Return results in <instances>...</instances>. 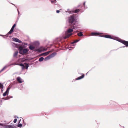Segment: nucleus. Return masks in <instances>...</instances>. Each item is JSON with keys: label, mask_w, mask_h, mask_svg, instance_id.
<instances>
[{"label": "nucleus", "mask_w": 128, "mask_h": 128, "mask_svg": "<svg viewBox=\"0 0 128 128\" xmlns=\"http://www.w3.org/2000/svg\"><path fill=\"white\" fill-rule=\"evenodd\" d=\"M2 99H4V100H7V98H6H6H3Z\"/></svg>", "instance_id": "nucleus-35"}, {"label": "nucleus", "mask_w": 128, "mask_h": 128, "mask_svg": "<svg viewBox=\"0 0 128 128\" xmlns=\"http://www.w3.org/2000/svg\"><path fill=\"white\" fill-rule=\"evenodd\" d=\"M8 91H9V88H8Z\"/></svg>", "instance_id": "nucleus-40"}, {"label": "nucleus", "mask_w": 128, "mask_h": 128, "mask_svg": "<svg viewBox=\"0 0 128 128\" xmlns=\"http://www.w3.org/2000/svg\"><path fill=\"white\" fill-rule=\"evenodd\" d=\"M7 68V66H5L0 71V73L2 72L4 70Z\"/></svg>", "instance_id": "nucleus-14"}, {"label": "nucleus", "mask_w": 128, "mask_h": 128, "mask_svg": "<svg viewBox=\"0 0 128 128\" xmlns=\"http://www.w3.org/2000/svg\"><path fill=\"white\" fill-rule=\"evenodd\" d=\"M80 11L82 12L83 11L85 10V8H82V9H80Z\"/></svg>", "instance_id": "nucleus-28"}, {"label": "nucleus", "mask_w": 128, "mask_h": 128, "mask_svg": "<svg viewBox=\"0 0 128 128\" xmlns=\"http://www.w3.org/2000/svg\"><path fill=\"white\" fill-rule=\"evenodd\" d=\"M80 40H74L73 42L72 43V44H73L74 43H75L78 42Z\"/></svg>", "instance_id": "nucleus-20"}, {"label": "nucleus", "mask_w": 128, "mask_h": 128, "mask_svg": "<svg viewBox=\"0 0 128 128\" xmlns=\"http://www.w3.org/2000/svg\"><path fill=\"white\" fill-rule=\"evenodd\" d=\"M16 26V24H14L13 26H12L11 29L10 31L8 32V34H11L13 31L14 28Z\"/></svg>", "instance_id": "nucleus-5"}, {"label": "nucleus", "mask_w": 128, "mask_h": 128, "mask_svg": "<svg viewBox=\"0 0 128 128\" xmlns=\"http://www.w3.org/2000/svg\"><path fill=\"white\" fill-rule=\"evenodd\" d=\"M117 40L118 41V42H120L125 45L126 46H128V42L123 40L120 39H118Z\"/></svg>", "instance_id": "nucleus-4"}, {"label": "nucleus", "mask_w": 128, "mask_h": 128, "mask_svg": "<svg viewBox=\"0 0 128 128\" xmlns=\"http://www.w3.org/2000/svg\"><path fill=\"white\" fill-rule=\"evenodd\" d=\"M72 29H74L75 30H77L78 29V28L77 27L74 26H73L72 27Z\"/></svg>", "instance_id": "nucleus-23"}, {"label": "nucleus", "mask_w": 128, "mask_h": 128, "mask_svg": "<svg viewBox=\"0 0 128 128\" xmlns=\"http://www.w3.org/2000/svg\"><path fill=\"white\" fill-rule=\"evenodd\" d=\"M8 91V88H7L6 91L4 92L3 94V96H5L7 94V92Z\"/></svg>", "instance_id": "nucleus-16"}, {"label": "nucleus", "mask_w": 128, "mask_h": 128, "mask_svg": "<svg viewBox=\"0 0 128 128\" xmlns=\"http://www.w3.org/2000/svg\"><path fill=\"white\" fill-rule=\"evenodd\" d=\"M16 128V125L15 124L8 125V128Z\"/></svg>", "instance_id": "nucleus-8"}, {"label": "nucleus", "mask_w": 128, "mask_h": 128, "mask_svg": "<svg viewBox=\"0 0 128 128\" xmlns=\"http://www.w3.org/2000/svg\"><path fill=\"white\" fill-rule=\"evenodd\" d=\"M20 66H22L23 65H24L22 63L20 64H19Z\"/></svg>", "instance_id": "nucleus-32"}, {"label": "nucleus", "mask_w": 128, "mask_h": 128, "mask_svg": "<svg viewBox=\"0 0 128 128\" xmlns=\"http://www.w3.org/2000/svg\"><path fill=\"white\" fill-rule=\"evenodd\" d=\"M6 128H7V127H8V126L6 125Z\"/></svg>", "instance_id": "nucleus-38"}, {"label": "nucleus", "mask_w": 128, "mask_h": 128, "mask_svg": "<svg viewBox=\"0 0 128 128\" xmlns=\"http://www.w3.org/2000/svg\"><path fill=\"white\" fill-rule=\"evenodd\" d=\"M0 125L1 126H3V125L2 124H0Z\"/></svg>", "instance_id": "nucleus-39"}, {"label": "nucleus", "mask_w": 128, "mask_h": 128, "mask_svg": "<svg viewBox=\"0 0 128 128\" xmlns=\"http://www.w3.org/2000/svg\"><path fill=\"white\" fill-rule=\"evenodd\" d=\"M19 53L22 54H24L26 53L28 50L27 48L23 49L22 46H20L19 48Z\"/></svg>", "instance_id": "nucleus-2"}, {"label": "nucleus", "mask_w": 128, "mask_h": 128, "mask_svg": "<svg viewBox=\"0 0 128 128\" xmlns=\"http://www.w3.org/2000/svg\"><path fill=\"white\" fill-rule=\"evenodd\" d=\"M73 31V30L72 29H69L68 30L67 32L68 33H70L71 32Z\"/></svg>", "instance_id": "nucleus-15"}, {"label": "nucleus", "mask_w": 128, "mask_h": 128, "mask_svg": "<svg viewBox=\"0 0 128 128\" xmlns=\"http://www.w3.org/2000/svg\"><path fill=\"white\" fill-rule=\"evenodd\" d=\"M92 34L93 35H98L99 34L98 33H94V32H92Z\"/></svg>", "instance_id": "nucleus-25"}, {"label": "nucleus", "mask_w": 128, "mask_h": 128, "mask_svg": "<svg viewBox=\"0 0 128 128\" xmlns=\"http://www.w3.org/2000/svg\"><path fill=\"white\" fill-rule=\"evenodd\" d=\"M56 0H51V2L52 3H54V4H55L56 1Z\"/></svg>", "instance_id": "nucleus-24"}, {"label": "nucleus", "mask_w": 128, "mask_h": 128, "mask_svg": "<svg viewBox=\"0 0 128 128\" xmlns=\"http://www.w3.org/2000/svg\"><path fill=\"white\" fill-rule=\"evenodd\" d=\"M85 2H84V6H85Z\"/></svg>", "instance_id": "nucleus-37"}, {"label": "nucleus", "mask_w": 128, "mask_h": 128, "mask_svg": "<svg viewBox=\"0 0 128 128\" xmlns=\"http://www.w3.org/2000/svg\"><path fill=\"white\" fill-rule=\"evenodd\" d=\"M25 64L26 68V69H27L28 67V65L27 64L25 63Z\"/></svg>", "instance_id": "nucleus-21"}, {"label": "nucleus", "mask_w": 128, "mask_h": 128, "mask_svg": "<svg viewBox=\"0 0 128 128\" xmlns=\"http://www.w3.org/2000/svg\"><path fill=\"white\" fill-rule=\"evenodd\" d=\"M13 40L16 42H18L19 43H22V42L19 40L18 39L16 38H14L13 39Z\"/></svg>", "instance_id": "nucleus-7"}, {"label": "nucleus", "mask_w": 128, "mask_h": 128, "mask_svg": "<svg viewBox=\"0 0 128 128\" xmlns=\"http://www.w3.org/2000/svg\"><path fill=\"white\" fill-rule=\"evenodd\" d=\"M44 60V58L42 57H40V58L39 59V60H38V61H39V62H42V61L43 60Z\"/></svg>", "instance_id": "nucleus-18"}, {"label": "nucleus", "mask_w": 128, "mask_h": 128, "mask_svg": "<svg viewBox=\"0 0 128 128\" xmlns=\"http://www.w3.org/2000/svg\"><path fill=\"white\" fill-rule=\"evenodd\" d=\"M3 88V86L0 83V88Z\"/></svg>", "instance_id": "nucleus-27"}, {"label": "nucleus", "mask_w": 128, "mask_h": 128, "mask_svg": "<svg viewBox=\"0 0 128 128\" xmlns=\"http://www.w3.org/2000/svg\"><path fill=\"white\" fill-rule=\"evenodd\" d=\"M12 98V96H8V99H9L10 98Z\"/></svg>", "instance_id": "nucleus-34"}, {"label": "nucleus", "mask_w": 128, "mask_h": 128, "mask_svg": "<svg viewBox=\"0 0 128 128\" xmlns=\"http://www.w3.org/2000/svg\"><path fill=\"white\" fill-rule=\"evenodd\" d=\"M8 33L6 35H5V36H4V38H6L8 37Z\"/></svg>", "instance_id": "nucleus-31"}, {"label": "nucleus", "mask_w": 128, "mask_h": 128, "mask_svg": "<svg viewBox=\"0 0 128 128\" xmlns=\"http://www.w3.org/2000/svg\"><path fill=\"white\" fill-rule=\"evenodd\" d=\"M84 74L82 75L81 76L78 78L76 79V80H80V79L83 78L84 77Z\"/></svg>", "instance_id": "nucleus-13"}, {"label": "nucleus", "mask_w": 128, "mask_h": 128, "mask_svg": "<svg viewBox=\"0 0 128 128\" xmlns=\"http://www.w3.org/2000/svg\"><path fill=\"white\" fill-rule=\"evenodd\" d=\"M56 54L55 53H52L51 54L46 57L44 59V60L46 61L54 57L56 55Z\"/></svg>", "instance_id": "nucleus-3"}, {"label": "nucleus", "mask_w": 128, "mask_h": 128, "mask_svg": "<svg viewBox=\"0 0 128 128\" xmlns=\"http://www.w3.org/2000/svg\"><path fill=\"white\" fill-rule=\"evenodd\" d=\"M72 34H66L65 37H64V38L66 39L68 38H69L70 36L72 35Z\"/></svg>", "instance_id": "nucleus-10"}, {"label": "nucleus", "mask_w": 128, "mask_h": 128, "mask_svg": "<svg viewBox=\"0 0 128 128\" xmlns=\"http://www.w3.org/2000/svg\"><path fill=\"white\" fill-rule=\"evenodd\" d=\"M104 37L107 38L112 39L111 36L108 35H106L104 36Z\"/></svg>", "instance_id": "nucleus-12"}, {"label": "nucleus", "mask_w": 128, "mask_h": 128, "mask_svg": "<svg viewBox=\"0 0 128 128\" xmlns=\"http://www.w3.org/2000/svg\"><path fill=\"white\" fill-rule=\"evenodd\" d=\"M22 126V124H19L18 126V127H21Z\"/></svg>", "instance_id": "nucleus-26"}, {"label": "nucleus", "mask_w": 128, "mask_h": 128, "mask_svg": "<svg viewBox=\"0 0 128 128\" xmlns=\"http://www.w3.org/2000/svg\"><path fill=\"white\" fill-rule=\"evenodd\" d=\"M22 69H24V68H25V66H24V65L22 66Z\"/></svg>", "instance_id": "nucleus-30"}, {"label": "nucleus", "mask_w": 128, "mask_h": 128, "mask_svg": "<svg viewBox=\"0 0 128 128\" xmlns=\"http://www.w3.org/2000/svg\"><path fill=\"white\" fill-rule=\"evenodd\" d=\"M17 80L20 83H22L24 82V81L22 80V79L19 76L17 78Z\"/></svg>", "instance_id": "nucleus-6"}, {"label": "nucleus", "mask_w": 128, "mask_h": 128, "mask_svg": "<svg viewBox=\"0 0 128 128\" xmlns=\"http://www.w3.org/2000/svg\"><path fill=\"white\" fill-rule=\"evenodd\" d=\"M18 53V52H15L14 54V57L16 56L17 55Z\"/></svg>", "instance_id": "nucleus-19"}, {"label": "nucleus", "mask_w": 128, "mask_h": 128, "mask_svg": "<svg viewBox=\"0 0 128 128\" xmlns=\"http://www.w3.org/2000/svg\"><path fill=\"white\" fill-rule=\"evenodd\" d=\"M17 121V119L16 118L15 119L14 121V123H16Z\"/></svg>", "instance_id": "nucleus-29"}, {"label": "nucleus", "mask_w": 128, "mask_h": 128, "mask_svg": "<svg viewBox=\"0 0 128 128\" xmlns=\"http://www.w3.org/2000/svg\"><path fill=\"white\" fill-rule=\"evenodd\" d=\"M77 34L78 36H82L83 35V34H82V32H80L79 33H78Z\"/></svg>", "instance_id": "nucleus-17"}, {"label": "nucleus", "mask_w": 128, "mask_h": 128, "mask_svg": "<svg viewBox=\"0 0 128 128\" xmlns=\"http://www.w3.org/2000/svg\"><path fill=\"white\" fill-rule=\"evenodd\" d=\"M50 51H48V52H47L44 53H43L40 54V56L44 55V56H46L49 54V53L50 52Z\"/></svg>", "instance_id": "nucleus-9"}, {"label": "nucleus", "mask_w": 128, "mask_h": 128, "mask_svg": "<svg viewBox=\"0 0 128 128\" xmlns=\"http://www.w3.org/2000/svg\"><path fill=\"white\" fill-rule=\"evenodd\" d=\"M60 11L59 10H58L56 11V12L57 13H59L60 12Z\"/></svg>", "instance_id": "nucleus-33"}, {"label": "nucleus", "mask_w": 128, "mask_h": 128, "mask_svg": "<svg viewBox=\"0 0 128 128\" xmlns=\"http://www.w3.org/2000/svg\"><path fill=\"white\" fill-rule=\"evenodd\" d=\"M80 11V10L79 9H77L75 10L74 11V12L75 13H77Z\"/></svg>", "instance_id": "nucleus-22"}, {"label": "nucleus", "mask_w": 128, "mask_h": 128, "mask_svg": "<svg viewBox=\"0 0 128 128\" xmlns=\"http://www.w3.org/2000/svg\"><path fill=\"white\" fill-rule=\"evenodd\" d=\"M17 10H18V15L19 14V13H20V12H19V11L17 9Z\"/></svg>", "instance_id": "nucleus-36"}, {"label": "nucleus", "mask_w": 128, "mask_h": 128, "mask_svg": "<svg viewBox=\"0 0 128 128\" xmlns=\"http://www.w3.org/2000/svg\"><path fill=\"white\" fill-rule=\"evenodd\" d=\"M29 49L31 50H33L35 48V47L32 45L30 46L29 47Z\"/></svg>", "instance_id": "nucleus-11"}, {"label": "nucleus", "mask_w": 128, "mask_h": 128, "mask_svg": "<svg viewBox=\"0 0 128 128\" xmlns=\"http://www.w3.org/2000/svg\"><path fill=\"white\" fill-rule=\"evenodd\" d=\"M76 20L74 15L70 16L68 18V21L70 24L75 25Z\"/></svg>", "instance_id": "nucleus-1"}]
</instances>
